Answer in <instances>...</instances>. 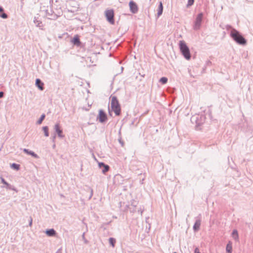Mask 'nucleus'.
Returning <instances> with one entry per match:
<instances>
[{"label":"nucleus","mask_w":253,"mask_h":253,"mask_svg":"<svg viewBox=\"0 0 253 253\" xmlns=\"http://www.w3.org/2000/svg\"><path fill=\"white\" fill-rule=\"evenodd\" d=\"M230 37L238 44L245 45L247 43V40L243 37L241 34L236 30L233 29L230 33Z\"/></svg>","instance_id":"1"},{"label":"nucleus","mask_w":253,"mask_h":253,"mask_svg":"<svg viewBox=\"0 0 253 253\" xmlns=\"http://www.w3.org/2000/svg\"><path fill=\"white\" fill-rule=\"evenodd\" d=\"M179 45L180 51L184 58L187 60H189L191 58L190 50L185 42L180 41Z\"/></svg>","instance_id":"2"},{"label":"nucleus","mask_w":253,"mask_h":253,"mask_svg":"<svg viewBox=\"0 0 253 253\" xmlns=\"http://www.w3.org/2000/svg\"><path fill=\"white\" fill-rule=\"evenodd\" d=\"M112 110L114 112L116 116H119L121 114V107L116 96H113L111 103Z\"/></svg>","instance_id":"3"},{"label":"nucleus","mask_w":253,"mask_h":253,"mask_svg":"<svg viewBox=\"0 0 253 253\" xmlns=\"http://www.w3.org/2000/svg\"><path fill=\"white\" fill-rule=\"evenodd\" d=\"M66 6L68 11L74 12L78 8V4L76 0H69L66 1Z\"/></svg>","instance_id":"4"},{"label":"nucleus","mask_w":253,"mask_h":253,"mask_svg":"<svg viewBox=\"0 0 253 253\" xmlns=\"http://www.w3.org/2000/svg\"><path fill=\"white\" fill-rule=\"evenodd\" d=\"M205 117L202 115H194L191 118V121L193 124H195L197 126H201L205 122Z\"/></svg>","instance_id":"5"},{"label":"nucleus","mask_w":253,"mask_h":253,"mask_svg":"<svg viewBox=\"0 0 253 253\" xmlns=\"http://www.w3.org/2000/svg\"><path fill=\"white\" fill-rule=\"evenodd\" d=\"M203 13H200L198 14L196 17V20L193 26V29L195 30H198L200 29L201 23L203 20Z\"/></svg>","instance_id":"6"},{"label":"nucleus","mask_w":253,"mask_h":253,"mask_svg":"<svg viewBox=\"0 0 253 253\" xmlns=\"http://www.w3.org/2000/svg\"><path fill=\"white\" fill-rule=\"evenodd\" d=\"M105 16L107 21L111 24H114V13L112 9L107 10L105 11Z\"/></svg>","instance_id":"7"},{"label":"nucleus","mask_w":253,"mask_h":253,"mask_svg":"<svg viewBox=\"0 0 253 253\" xmlns=\"http://www.w3.org/2000/svg\"><path fill=\"white\" fill-rule=\"evenodd\" d=\"M99 122L103 123L105 122L107 120V116L106 114L102 110H99V114L97 117Z\"/></svg>","instance_id":"8"},{"label":"nucleus","mask_w":253,"mask_h":253,"mask_svg":"<svg viewBox=\"0 0 253 253\" xmlns=\"http://www.w3.org/2000/svg\"><path fill=\"white\" fill-rule=\"evenodd\" d=\"M195 222L193 225V229L195 232H197L200 229L201 223V214L195 218Z\"/></svg>","instance_id":"9"},{"label":"nucleus","mask_w":253,"mask_h":253,"mask_svg":"<svg viewBox=\"0 0 253 253\" xmlns=\"http://www.w3.org/2000/svg\"><path fill=\"white\" fill-rule=\"evenodd\" d=\"M129 6L130 11L132 13L135 14L138 12V8L137 5L134 1H132V0L130 1L129 2Z\"/></svg>","instance_id":"10"},{"label":"nucleus","mask_w":253,"mask_h":253,"mask_svg":"<svg viewBox=\"0 0 253 253\" xmlns=\"http://www.w3.org/2000/svg\"><path fill=\"white\" fill-rule=\"evenodd\" d=\"M72 42L74 43V45L77 46H79L81 44L80 40L78 36H75L73 40H72Z\"/></svg>","instance_id":"11"},{"label":"nucleus","mask_w":253,"mask_h":253,"mask_svg":"<svg viewBox=\"0 0 253 253\" xmlns=\"http://www.w3.org/2000/svg\"><path fill=\"white\" fill-rule=\"evenodd\" d=\"M163 6L162 2L161 1L160 2L158 8V12H157V16L158 17H160L163 13Z\"/></svg>","instance_id":"12"},{"label":"nucleus","mask_w":253,"mask_h":253,"mask_svg":"<svg viewBox=\"0 0 253 253\" xmlns=\"http://www.w3.org/2000/svg\"><path fill=\"white\" fill-rule=\"evenodd\" d=\"M36 85L38 87V88L41 90H42L43 89V84L41 82V80L39 79H37L36 81Z\"/></svg>","instance_id":"13"},{"label":"nucleus","mask_w":253,"mask_h":253,"mask_svg":"<svg viewBox=\"0 0 253 253\" xmlns=\"http://www.w3.org/2000/svg\"><path fill=\"white\" fill-rule=\"evenodd\" d=\"M23 151L28 154V155H31L32 156L34 157V158H38V156L35 154L34 152H32V151H29L28 149H23Z\"/></svg>","instance_id":"14"},{"label":"nucleus","mask_w":253,"mask_h":253,"mask_svg":"<svg viewBox=\"0 0 253 253\" xmlns=\"http://www.w3.org/2000/svg\"><path fill=\"white\" fill-rule=\"evenodd\" d=\"M45 233L48 236H53L55 235V232L54 229H51L49 230H47L45 231Z\"/></svg>","instance_id":"15"},{"label":"nucleus","mask_w":253,"mask_h":253,"mask_svg":"<svg viewBox=\"0 0 253 253\" xmlns=\"http://www.w3.org/2000/svg\"><path fill=\"white\" fill-rule=\"evenodd\" d=\"M232 237L235 240H237L238 239V231L236 230H234L232 232Z\"/></svg>","instance_id":"16"},{"label":"nucleus","mask_w":253,"mask_h":253,"mask_svg":"<svg viewBox=\"0 0 253 253\" xmlns=\"http://www.w3.org/2000/svg\"><path fill=\"white\" fill-rule=\"evenodd\" d=\"M55 129L56 131L57 132L59 136H61L62 134V131L59 129V126L58 124H56L55 126Z\"/></svg>","instance_id":"17"},{"label":"nucleus","mask_w":253,"mask_h":253,"mask_svg":"<svg viewBox=\"0 0 253 253\" xmlns=\"http://www.w3.org/2000/svg\"><path fill=\"white\" fill-rule=\"evenodd\" d=\"M232 247L231 245L228 244L226 246V250L228 253H232Z\"/></svg>","instance_id":"18"},{"label":"nucleus","mask_w":253,"mask_h":253,"mask_svg":"<svg viewBox=\"0 0 253 253\" xmlns=\"http://www.w3.org/2000/svg\"><path fill=\"white\" fill-rule=\"evenodd\" d=\"M109 168H110V167L108 165H105L103 167V169H102V172L103 173H105L106 172H107L109 170Z\"/></svg>","instance_id":"19"},{"label":"nucleus","mask_w":253,"mask_h":253,"mask_svg":"<svg viewBox=\"0 0 253 253\" xmlns=\"http://www.w3.org/2000/svg\"><path fill=\"white\" fill-rule=\"evenodd\" d=\"M159 81L163 84H166L168 82V78L166 77H162L160 79Z\"/></svg>","instance_id":"20"},{"label":"nucleus","mask_w":253,"mask_h":253,"mask_svg":"<svg viewBox=\"0 0 253 253\" xmlns=\"http://www.w3.org/2000/svg\"><path fill=\"white\" fill-rule=\"evenodd\" d=\"M109 242L110 245L112 246V247H114L115 244L116 243V240L113 238H110L109 239Z\"/></svg>","instance_id":"21"},{"label":"nucleus","mask_w":253,"mask_h":253,"mask_svg":"<svg viewBox=\"0 0 253 253\" xmlns=\"http://www.w3.org/2000/svg\"><path fill=\"white\" fill-rule=\"evenodd\" d=\"M42 129H43L45 136H48V127L47 126H44Z\"/></svg>","instance_id":"22"},{"label":"nucleus","mask_w":253,"mask_h":253,"mask_svg":"<svg viewBox=\"0 0 253 253\" xmlns=\"http://www.w3.org/2000/svg\"><path fill=\"white\" fill-rule=\"evenodd\" d=\"M82 237L84 242V243L85 244H87L88 243V241L85 238V232L83 233Z\"/></svg>","instance_id":"23"},{"label":"nucleus","mask_w":253,"mask_h":253,"mask_svg":"<svg viewBox=\"0 0 253 253\" xmlns=\"http://www.w3.org/2000/svg\"><path fill=\"white\" fill-rule=\"evenodd\" d=\"M126 207L129 209L131 212H134L136 211L135 208L130 207L129 206H126Z\"/></svg>","instance_id":"24"},{"label":"nucleus","mask_w":253,"mask_h":253,"mask_svg":"<svg viewBox=\"0 0 253 253\" xmlns=\"http://www.w3.org/2000/svg\"><path fill=\"white\" fill-rule=\"evenodd\" d=\"M19 165L16 164H12L11 165V168L16 170H18L19 169Z\"/></svg>","instance_id":"25"},{"label":"nucleus","mask_w":253,"mask_h":253,"mask_svg":"<svg viewBox=\"0 0 253 253\" xmlns=\"http://www.w3.org/2000/svg\"><path fill=\"white\" fill-rule=\"evenodd\" d=\"M44 118H45V115H44V114L42 115V116L41 117V118L38 122V124H41L42 123V121L44 120Z\"/></svg>","instance_id":"26"},{"label":"nucleus","mask_w":253,"mask_h":253,"mask_svg":"<svg viewBox=\"0 0 253 253\" xmlns=\"http://www.w3.org/2000/svg\"><path fill=\"white\" fill-rule=\"evenodd\" d=\"M137 205V202L134 201V200H132L131 201V203L130 206L131 207H133V208H136Z\"/></svg>","instance_id":"27"},{"label":"nucleus","mask_w":253,"mask_h":253,"mask_svg":"<svg viewBox=\"0 0 253 253\" xmlns=\"http://www.w3.org/2000/svg\"><path fill=\"white\" fill-rule=\"evenodd\" d=\"M194 0H188L187 6H191L193 4Z\"/></svg>","instance_id":"28"},{"label":"nucleus","mask_w":253,"mask_h":253,"mask_svg":"<svg viewBox=\"0 0 253 253\" xmlns=\"http://www.w3.org/2000/svg\"><path fill=\"white\" fill-rule=\"evenodd\" d=\"M118 141L119 142H120V143L121 144V146L122 147H123L124 146V141L122 140V137H120L119 139H118Z\"/></svg>","instance_id":"29"},{"label":"nucleus","mask_w":253,"mask_h":253,"mask_svg":"<svg viewBox=\"0 0 253 253\" xmlns=\"http://www.w3.org/2000/svg\"><path fill=\"white\" fill-rule=\"evenodd\" d=\"M226 29L227 30H229L230 29L231 30V31L233 29H234L233 28H232V27L229 25H226Z\"/></svg>","instance_id":"30"},{"label":"nucleus","mask_w":253,"mask_h":253,"mask_svg":"<svg viewBox=\"0 0 253 253\" xmlns=\"http://www.w3.org/2000/svg\"><path fill=\"white\" fill-rule=\"evenodd\" d=\"M105 165H106V164L102 162L99 163L98 164V166L100 168H103Z\"/></svg>","instance_id":"31"},{"label":"nucleus","mask_w":253,"mask_h":253,"mask_svg":"<svg viewBox=\"0 0 253 253\" xmlns=\"http://www.w3.org/2000/svg\"><path fill=\"white\" fill-rule=\"evenodd\" d=\"M144 211V209L143 208H140L138 210V212H140L141 215L142 214V213Z\"/></svg>","instance_id":"32"},{"label":"nucleus","mask_w":253,"mask_h":253,"mask_svg":"<svg viewBox=\"0 0 253 253\" xmlns=\"http://www.w3.org/2000/svg\"><path fill=\"white\" fill-rule=\"evenodd\" d=\"M0 16L2 18H6L7 17V15L4 13H2V14H0Z\"/></svg>","instance_id":"33"},{"label":"nucleus","mask_w":253,"mask_h":253,"mask_svg":"<svg viewBox=\"0 0 253 253\" xmlns=\"http://www.w3.org/2000/svg\"><path fill=\"white\" fill-rule=\"evenodd\" d=\"M194 253H201L200 252V251H199V249H198V248H196L195 249Z\"/></svg>","instance_id":"34"},{"label":"nucleus","mask_w":253,"mask_h":253,"mask_svg":"<svg viewBox=\"0 0 253 253\" xmlns=\"http://www.w3.org/2000/svg\"><path fill=\"white\" fill-rule=\"evenodd\" d=\"M92 195H93V190L92 189H91L90 195L89 199H91V198L92 197Z\"/></svg>","instance_id":"35"},{"label":"nucleus","mask_w":253,"mask_h":253,"mask_svg":"<svg viewBox=\"0 0 253 253\" xmlns=\"http://www.w3.org/2000/svg\"><path fill=\"white\" fill-rule=\"evenodd\" d=\"M2 183H4V184L8 185L7 183L6 182H5V181H4V180L3 178L2 179Z\"/></svg>","instance_id":"36"},{"label":"nucleus","mask_w":253,"mask_h":253,"mask_svg":"<svg viewBox=\"0 0 253 253\" xmlns=\"http://www.w3.org/2000/svg\"><path fill=\"white\" fill-rule=\"evenodd\" d=\"M3 95V93L2 92H0V98L2 97Z\"/></svg>","instance_id":"37"},{"label":"nucleus","mask_w":253,"mask_h":253,"mask_svg":"<svg viewBox=\"0 0 253 253\" xmlns=\"http://www.w3.org/2000/svg\"><path fill=\"white\" fill-rule=\"evenodd\" d=\"M3 10L2 8L1 7H0V13L1 12L3 11Z\"/></svg>","instance_id":"38"},{"label":"nucleus","mask_w":253,"mask_h":253,"mask_svg":"<svg viewBox=\"0 0 253 253\" xmlns=\"http://www.w3.org/2000/svg\"><path fill=\"white\" fill-rule=\"evenodd\" d=\"M32 219H31V221H30V225L32 224Z\"/></svg>","instance_id":"39"},{"label":"nucleus","mask_w":253,"mask_h":253,"mask_svg":"<svg viewBox=\"0 0 253 253\" xmlns=\"http://www.w3.org/2000/svg\"><path fill=\"white\" fill-rule=\"evenodd\" d=\"M176 253V252H174V253Z\"/></svg>","instance_id":"40"}]
</instances>
